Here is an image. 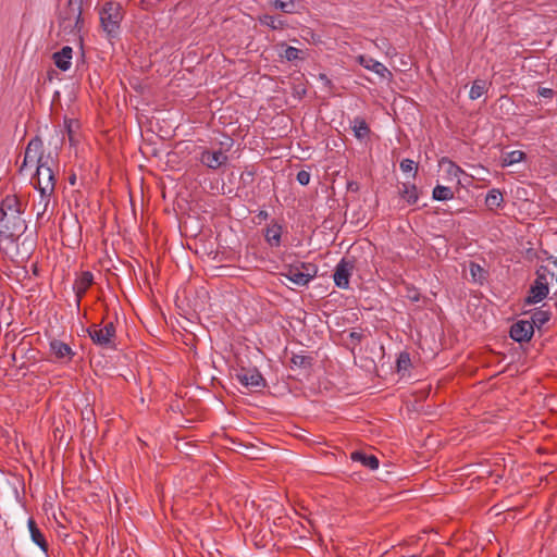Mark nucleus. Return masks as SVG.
I'll return each mask as SVG.
<instances>
[{
    "mask_svg": "<svg viewBox=\"0 0 557 557\" xmlns=\"http://www.w3.org/2000/svg\"><path fill=\"white\" fill-rule=\"evenodd\" d=\"M57 156L58 153L49 160L46 158L44 162H40V164L36 166V173L32 178L35 188L40 193L39 205H44L42 211H47L50 203V197L55 188L54 168L58 166Z\"/></svg>",
    "mask_w": 557,
    "mask_h": 557,
    "instance_id": "obj_1",
    "label": "nucleus"
},
{
    "mask_svg": "<svg viewBox=\"0 0 557 557\" xmlns=\"http://www.w3.org/2000/svg\"><path fill=\"white\" fill-rule=\"evenodd\" d=\"M22 214H0V242H7L5 246L0 245V250L10 255V249L17 243L25 233L27 224Z\"/></svg>",
    "mask_w": 557,
    "mask_h": 557,
    "instance_id": "obj_2",
    "label": "nucleus"
},
{
    "mask_svg": "<svg viewBox=\"0 0 557 557\" xmlns=\"http://www.w3.org/2000/svg\"><path fill=\"white\" fill-rule=\"evenodd\" d=\"M83 0H67L58 14L59 28L65 35H75L83 28Z\"/></svg>",
    "mask_w": 557,
    "mask_h": 557,
    "instance_id": "obj_3",
    "label": "nucleus"
},
{
    "mask_svg": "<svg viewBox=\"0 0 557 557\" xmlns=\"http://www.w3.org/2000/svg\"><path fill=\"white\" fill-rule=\"evenodd\" d=\"M122 20L123 8L119 2L109 1L103 4L100 11V22L109 36H115L119 33Z\"/></svg>",
    "mask_w": 557,
    "mask_h": 557,
    "instance_id": "obj_4",
    "label": "nucleus"
},
{
    "mask_svg": "<svg viewBox=\"0 0 557 557\" xmlns=\"http://www.w3.org/2000/svg\"><path fill=\"white\" fill-rule=\"evenodd\" d=\"M552 278L555 276L553 272H549L547 267L541 265L536 271V278L533 284L530 286L529 295L524 299L525 305H533L542 301L548 295V280L547 276Z\"/></svg>",
    "mask_w": 557,
    "mask_h": 557,
    "instance_id": "obj_5",
    "label": "nucleus"
},
{
    "mask_svg": "<svg viewBox=\"0 0 557 557\" xmlns=\"http://www.w3.org/2000/svg\"><path fill=\"white\" fill-rule=\"evenodd\" d=\"M87 333L94 344L103 348H116V329L113 322L107 323L103 327H100L99 324H91L87 329Z\"/></svg>",
    "mask_w": 557,
    "mask_h": 557,
    "instance_id": "obj_6",
    "label": "nucleus"
},
{
    "mask_svg": "<svg viewBox=\"0 0 557 557\" xmlns=\"http://www.w3.org/2000/svg\"><path fill=\"white\" fill-rule=\"evenodd\" d=\"M52 157L53 154L51 151L45 153L42 139L39 136H35L28 141L26 146L24 160L18 172H23L29 162H35L37 165H39L40 162L46 160V158L49 160Z\"/></svg>",
    "mask_w": 557,
    "mask_h": 557,
    "instance_id": "obj_7",
    "label": "nucleus"
},
{
    "mask_svg": "<svg viewBox=\"0 0 557 557\" xmlns=\"http://www.w3.org/2000/svg\"><path fill=\"white\" fill-rule=\"evenodd\" d=\"M236 377L244 386L255 392L265 387V380L256 368H240L236 373Z\"/></svg>",
    "mask_w": 557,
    "mask_h": 557,
    "instance_id": "obj_8",
    "label": "nucleus"
},
{
    "mask_svg": "<svg viewBox=\"0 0 557 557\" xmlns=\"http://www.w3.org/2000/svg\"><path fill=\"white\" fill-rule=\"evenodd\" d=\"M355 269V259L343 258L335 267L333 278L338 288L347 289L349 287V278Z\"/></svg>",
    "mask_w": 557,
    "mask_h": 557,
    "instance_id": "obj_9",
    "label": "nucleus"
},
{
    "mask_svg": "<svg viewBox=\"0 0 557 557\" xmlns=\"http://www.w3.org/2000/svg\"><path fill=\"white\" fill-rule=\"evenodd\" d=\"M199 160L207 168L218 170L227 162L228 158L221 149L214 151L205 149L201 151Z\"/></svg>",
    "mask_w": 557,
    "mask_h": 557,
    "instance_id": "obj_10",
    "label": "nucleus"
},
{
    "mask_svg": "<svg viewBox=\"0 0 557 557\" xmlns=\"http://www.w3.org/2000/svg\"><path fill=\"white\" fill-rule=\"evenodd\" d=\"M533 333V323H530V321L520 320L510 327V337L518 343L529 342Z\"/></svg>",
    "mask_w": 557,
    "mask_h": 557,
    "instance_id": "obj_11",
    "label": "nucleus"
},
{
    "mask_svg": "<svg viewBox=\"0 0 557 557\" xmlns=\"http://www.w3.org/2000/svg\"><path fill=\"white\" fill-rule=\"evenodd\" d=\"M357 62L362 65L364 69L372 71L376 75H379L383 79H391L392 72L381 62L367 57V55H358Z\"/></svg>",
    "mask_w": 557,
    "mask_h": 557,
    "instance_id": "obj_12",
    "label": "nucleus"
},
{
    "mask_svg": "<svg viewBox=\"0 0 557 557\" xmlns=\"http://www.w3.org/2000/svg\"><path fill=\"white\" fill-rule=\"evenodd\" d=\"M23 212V205L16 195H8L1 200L0 214H22Z\"/></svg>",
    "mask_w": 557,
    "mask_h": 557,
    "instance_id": "obj_13",
    "label": "nucleus"
},
{
    "mask_svg": "<svg viewBox=\"0 0 557 557\" xmlns=\"http://www.w3.org/2000/svg\"><path fill=\"white\" fill-rule=\"evenodd\" d=\"M94 283V275L89 271H84L82 274L75 280L73 289L75 292L77 302L79 304L81 299L85 296L88 288Z\"/></svg>",
    "mask_w": 557,
    "mask_h": 557,
    "instance_id": "obj_14",
    "label": "nucleus"
},
{
    "mask_svg": "<svg viewBox=\"0 0 557 557\" xmlns=\"http://www.w3.org/2000/svg\"><path fill=\"white\" fill-rule=\"evenodd\" d=\"M282 233H283V226L272 220L270 224L264 230V239L271 247H280L282 244Z\"/></svg>",
    "mask_w": 557,
    "mask_h": 557,
    "instance_id": "obj_15",
    "label": "nucleus"
},
{
    "mask_svg": "<svg viewBox=\"0 0 557 557\" xmlns=\"http://www.w3.org/2000/svg\"><path fill=\"white\" fill-rule=\"evenodd\" d=\"M72 57L73 49L70 46H64L60 51L52 54V60L59 70L65 72L71 67Z\"/></svg>",
    "mask_w": 557,
    "mask_h": 557,
    "instance_id": "obj_16",
    "label": "nucleus"
},
{
    "mask_svg": "<svg viewBox=\"0 0 557 557\" xmlns=\"http://www.w3.org/2000/svg\"><path fill=\"white\" fill-rule=\"evenodd\" d=\"M50 351L59 360L65 359L66 361H71L74 356L72 348L60 339H52L50 342Z\"/></svg>",
    "mask_w": 557,
    "mask_h": 557,
    "instance_id": "obj_17",
    "label": "nucleus"
},
{
    "mask_svg": "<svg viewBox=\"0 0 557 557\" xmlns=\"http://www.w3.org/2000/svg\"><path fill=\"white\" fill-rule=\"evenodd\" d=\"M28 530L30 533L32 541L40 547V549L45 553L48 552V543L46 541L45 535L38 528L37 523L33 518L28 519Z\"/></svg>",
    "mask_w": 557,
    "mask_h": 557,
    "instance_id": "obj_18",
    "label": "nucleus"
},
{
    "mask_svg": "<svg viewBox=\"0 0 557 557\" xmlns=\"http://www.w3.org/2000/svg\"><path fill=\"white\" fill-rule=\"evenodd\" d=\"M281 275L285 276L297 286L307 285L305 282L304 273L300 271L298 263L285 265V271L282 272Z\"/></svg>",
    "mask_w": 557,
    "mask_h": 557,
    "instance_id": "obj_19",
    "label": "nucleus"
},
{
    "mask_svg": "<svg viewBox=\"0 0 557 557\" xmlns=\"http://www.w3.org/2000/svg\"><path fill=\"white\" fill-rule=\"evenodd\" d=\"M350 458L352 461L361 462L364 467L375 470L379 468V459L374 455H368L362 450H355L351 453Z\"/></svg>",
    "mask_w": 557,
    "mask_h": 557,
    "instance_id": "obj_20",
    "label": "nucleus"
},
{
    "mask_svg": "<svg viewBox=\"0 0 557 557\" xmlns=\"http://www.w3.org/2000/svg\"><path fill=\"white\" fill-rule=\"evenodd\" d=\"M469 271L472 281L474 283H479L480 285H483L488 277V271L474 261H470Z\"/></svg>",
    "mask_w": 557,
    "mask_h": 557,
    "instance_id": "obj_21",
    "label": "nucleus"
},
{
    "mask_svg": "<svg viewBox=\"0 0 557 557\" xmlns=\"http://www.w3.org/2000/svg\"><path fill=\"white\" fill-rule=\"evenodd\" d=\"M399 193L409 205H414L418 201V188L414 184L403 183Z\"/></svg>",
    "mask_w": 557,
    "mask_h": 557,
    "instance_id": "obj_22",
    "label": "nucleus"
},
{
    "mask_svg": "<svg viewBox=\"0 0 557 557\" xmlns=\"http://www.w3.org/2000/svg\"><path fill=\"white\" fill-rule=\"evenodd\" d=\"M354 135L358 139H363L369 136L371 129L363 117L357 116L352 121Z\"/></svg>",
    "mask_w": 557,
    "mask_h": 557,
    "instance_id": "obj_23",
    "label": "nucleus"
},
{
    "mask_svg": "<svg viewBox=\"0 0 557 557\" xmlns=\"http://www.w3.org/2000/svg\"><path fill=\"white\" fill-rule=\"evenodd\" d=\"M290 363L299 369L310 370L313 366V358L308 355L293 354Z\"/></svg>",
    "mask_w": 557,
    "mask_h": 557,
    "instance_id": "obj_24",
    "label": "nucleus"
},
{
    "mask_svg": "<svg viewBox=\"0 0 557 557\" xmlns=\"http://www.w3.org/2000/svg\"><path fill=\"white\" fill-rule=\"evenodd\" d=\"M504 201L503 194L499 189H492L485 197V205L490 210L499 208Z\"/></svg>",
    "mask_w": 557,
    "mask_h": 557,
    "instance_id": "obj_25",
    "label": "nucleus"
},
{
    "mask_svg": "<svg viewBox=\"0 0 557 557\" xmlns=\"http://www.w3.org/2000/svg\"><path fill=\"white\" fill-rule=\"evenodd\" d=\"M550 319V312L547 310H543L542 308H536L531 315L530 323H533V327H542L546 322Z\"/></svg>",
    "mask_w": 557,
    "mask_h": 557,
    "instance_id": "obj_26",
    "label": "nucleus"
},
{
    "mask_svg": "<svg viewBox=\"0 0 557 557\" xmlns=\"http://www.w3.org/2000/svg\"><path fill=\"white\" fill-rule=\"evenodd\" d=\"M525 158V153L521 150H513L506 152L502 156V166H510L515 163L522 161Z\"/></svg>",
    "mask_w": 557,
    "mask_h": 557,
    "instance_id": "obj_27",
    "label": "nucleus"
},
{
    "mask_svg": "<svg viewBox=\"0 0 557 557\" xmlns=\"http://www.w3.org/2000/svg\"><path fill=\"white\" fill-rule=\"evenodd\" d=\"M300 271L304 273L305 282L308 283L318 274V267L311 262H297Z\"/></svg>",
    "mask_w": 557,
    "mask_h": 557,
    "instance_id": "obj_28",
    "label": "nucleus"
},
{
    "mask_svg": "<svg viewBox=\"0 0 557 557\" xmlns=\"http://www.w3.org/2000/svg\"><path fill=\"white\" fill-rule=\"evenodd\" d=\"M454 197V193L449 187L437 185L433 189V198L438 201L449 200Z\"/></svg>",
    "mask_w": 557,
    "mask_h": 557,
    "instance_id": "obj_29",
    "label": "nucleus"
},
{
    "mask_svg": "<svg viewBox=\"0 0 557 557\" xmlns=\"http://www.w3.org/2000/svg\"><path fill=\"white\" fill-rule=\"evenodd\" d=\"M260 23L262 25H267L272 29H283L286 26V23L283 20L276 18L275 16L265 14L260 17Z\"/></svg>",
    "mask_w": 557,
    "mask_h": 557,
    "instance_id": "obj_30",
    "label": "nucleus"
},
{
    "mask_svg": "<svg viewBox=\"0 0 557 557\" xmlns=\"http://www.w3.org/2000/svg\"><path fill=\"white\" fill-rule=\"evenodd\" d=\"M486 92V83L484 81H474L470 91L469 97L472 100L479 99Z\"/></svg>",
    "mask_w": 557,
    "mask_h": 557,
    "instance_id": "obj_31",
    "label": "nucleus"
},
{
    "mask_svg": "<svg viewBox=\"0 0 557 557\" xmlns=\"http://www.w3.org/2000/svg\"><path fill=\"white\" fill-rule=\"evenodd\" d=\"M396 364L399 372L408 370L411 366L410 355L407 351L400 352Z\"/></svg>",
    "mask_w": 557,
    "mask_h": 557,
    "instance_id": "obj_32",
    "label": "nucleus"
},
{
    "mask_svg": "<svg viewBox=\"0 0 557 557\" xmlns=\"http://www.w3.org/2000/svg\"><path fill=\"white\" fill-rule=\"evenodd\" d=\"M302 53V51L298 48H295V47H292V46H288L284 53L282 54L283 58H285L287 61H296V60H301L304 59L300 54Z\"/></svg>",
    "mask_w": 557,
    "mask_h": 557,
    "instance_id": "obj_33",
    "label": "nucleus"
},
{
    "mask_svg": "<svg viewBox=\"0 0 557 557\" xmlns=\"http://www.w3.org/2000/svg\"><path fill=\"white\" fill-rule=\"evenodd\" d=\"M274 7L284 13H293L295 10L294 0H275Z\"/></svg>",
    "mask_w": 557,
    "mask_h": 557,
    "instance_id": "obj_34",
    "label": "nucleus"
},
{
    "mask_svg": "<svg viewBox=\"0 0 557 557\" xmlns=\"http://www.w3.org/2000/svg\"><path fill=\"white\" fill-rule=\"evenodd\" d=\"M400 170L405 173L412 172V176L416 177L418 172V163L411 159H404L400 162Z\"/></svg>",
    "mask_w": 557,
    "mask_h": 557,
    "instance_id": "obj_35",
    "label": "nucleus"
},
{
    "mask_svg": "<svg viewBox=\"0 0 557 557\" xmlns=\"http://www.w3.org/2000/svg\"><path fill=\"white\" fill-rule=\"evenodd\" d=\"M310 173L306 170H300L298 173H297V182L302 185V186H306L309 184L310 182Z\"/></svg>",
    "mask_w": 557,
    "mask_h": 557,
    "instance_id": "obj_36",
    "label": "nucleus"
},
{
    "mask_svg": "<svg viewBox=\"0 0 557 557\" xmlns=\"http://www.w3.org/2000/svg\"><path fill=\"white\" fill-rule=\"evenodd\" d=\"M253 177H255V171H252V170H245L240 174V182L244 185H248V184H251L253 182Z\"/></svg>",
    "mask_w": 557,
    "mask_h": 557,
    "instance_id": "obj_37",
    "label": "nucleus"
},
{
    "mask_svg": "<svg viewBox=\"0 0 557 557\" xmlns=\"http://www.w3.org/2000/svg\"><path fill=\"white\" fill-rule=\"evenodd\" d=\"M537 95L543 98L552 99L555 96V91L552 88L539 87Z\"/></svg>",
    "mask_w": 557,
    "mask_h": 557,
    "instance_id": "obj_38",
    "label": "nucleus"
},
{
    "mask_svg": "<svg viewBox=\"0 0 557 557\" xmlns=\"http://www.w3.org/2000/svg\"><path fill=\"white\" fill-rule=\"evenodd\" d=\"M349 337L355 344H359L363 338V334L360 332H351Z\"/></svg>",
    "mask_w": 557,
    "mask_h": 557,
    "instance_id": "obj_39",
    "label": "nucleus"
},
{
    "mask_svg": "<svg viewBox=\"0 0 557 557\" xmlns=\"http://www.w3.org/2000/svg\"><path fill=\"white\" fill-rule=\"evenodd\" d=\"M256 218L259 220V221H264L269 218V213L265 211V210H260Z\"/></svg>",
    "mask_w": 557,
    "mask_h": 557,
    "instance_id": "obj_40",
    "label": "nucleus"
},
{
    "mask_svg": "<svg viewBox=\"0 0 557 557\" xmlns=\"http://www.w3.org/2000/svg\"><path fill=\"white\" fill-rule=\"evenodd\" d=\"M459 172H462V170L455 163L450 162L449 173H454L455 175H457V173H459Z\"/></svg>",
    "mask_w": 557,
    "mask_h": 557,
    "instance_id": "obj_41",
    "label": "nucleus"
},
{
    "mask_svg": "<svg viewBox=\"0 0 557 557\" xmlns=\"http://www.w3.org/2000/svg\"><path fill=\"white\" fill-rule=\"evenodd\" d=\"M234 444L237 446V447H234L233 450L237 451V453H243L240 449L244 448V449H248L249 447L243 443H236L234 442Z\"/></svg>",
    "mask_w": 557,
    "mask_h": 557,
    "instance_id": "obj_42",
    "label": "nucleus"
},
{
    "mask_svg": "<svg viewBox=\"0 0 557 557\" xmlns=\"http://www.w3.org/2000/svg\"><path fill=\"white\" fill-rule=\"evenodd\" d=\"M36 207H37V216L38 218L42 216L46 213V211H42L44 205L42 203L41 205L38 203Z\"/></svg>",
    "mask_w": 557,
    "mask_h": 557,
    "instance_id": "obj_43",
    "label": "nucleus"
},
{
    "mask_svg": "<svg viewBox=\"0 0 557 557\" xmlns=\"http://www.w3.org/2000/svg\"><path fill=\"white\" fill-rule=\"evenodd\" d=\"M347 188H348L349 190H354V191H356V190H358V184H357V183H355V182H350V183H348Z\"/></svg>",
    "mask_w": 557,
    "mask_h": 557,
    "instance_id": "obj_44",
    "label": "nucleus"
},
{
    "mask_svg": "<svg viewBox=\"0 0 557 557\" xmlns=\"http://www.w3.org/2000/svg\"><path fill=\"white\" fill-rule=\"evenodd\" d=\"M69 183L74 186L76 184V175L75 174H72L70 177H69Z\"/></svg>",
    "mask_w": 557,
    "mask_h": 557,
    "instance_id": "obj_45",
    "label": "nucleus"
},
{
    "mask_svg": "<svg viewBox=\"0 0 557 557\" xmlns=\"http://www.w3.org/2000/svg\"><path fill=\"white\" fill-rule=\"evenodd\" d=\"M320 77L322 78V81H326L329 84L331 83L330 79H327L325 74H321Z\"/></svg>",
    "mask_w": 557,
    "mask_h": 557,
    "instance_id": "obj_46",
    "label": "nucleus"
},
{
    "mask_svg": "<svg viewBox=\"0 0 557 557\" xmlns=\"http://www.w3.org/2000/svg\"><path fill=\"white\" fill-rule=\"evenodd\" d=\"M20 256V252H18V249L16 248V251H15V257H18ZM11 257L13 258L14 255H11Z\"/></svg>",
    "mask_w": 557,
    "mask_h": 557,
    "instance_id": "obj_47",
    "label": "nucleus"
},
{
    "mask_svg": "<svg viewBox=\"0 0 557 557\" xmlns=\"http://www.w3.org/2000/svg\"><path fill=\"white\" fill-rule=\"evenodd\" d=\"M228 140H230V144H227V145L232 146L233 139L228 138Z\"/></svg>",
    "mask_w": 557,
    "mask_h": 557,
    "instance_id": "obj_48",
    "label": "nucleus"
},
{
    "mask_svg": "<svg viewBox=\"0 0 557 557\" xmlns=\"http://www.w3.org/2000/svg\"><path fill=\"white\" fill-rule=\"evenodd\" d=\"M556 281H557V275H556Z\"/></svg>",
    "mask_w": 557,
    "mask_h": 557,
    "instance_id": "obj_49",
    "label": "nucleus"
}]
</instances>
